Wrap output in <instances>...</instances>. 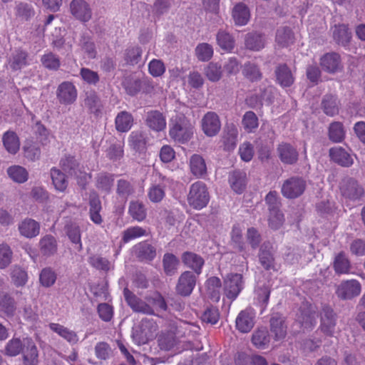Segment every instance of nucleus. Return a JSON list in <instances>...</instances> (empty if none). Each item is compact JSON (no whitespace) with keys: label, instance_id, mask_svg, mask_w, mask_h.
<instances>
[{"label":"nucleus","instance_id":"17","mask_svg":"<svg viewBox=\"0 0 365 365\" xmlns=\"http://www.w3.org/2000/svg\"><path fill=\"white\" fill-rule=\"evenodd\" d=\"M24 365H35L38 362V350L34 341L30 338L24 339L22 350Z\"/></svg>","mask_w":365,"mask_h":365},{"label":"nucleus","instance_id":"50","mask_svg":"<svg viewBox=\"0 0 365 365\" xmlns=\"http://www.w3.org/2000/svg\"><path fill=\"white\" fill-rule=\"evenodd\" d=\"M242 123L245 130L251 133L258 127V118L252 111L246 112L242 118Z\"/></svg>","mask_w":365,"mask_h":365},{"label":"nucleus","instance_id":"4","mask_svg":"<svg viewBox=\"0 0 365 365\" xmlns=\"http://www.w3.org/2000/svg\"><path fill=\"white\" fill-rule=\"evenodd\" d=\"M224 293L230 300H235L243 289L242 276L240 274H230L224 279Z\"/></svg>","mask_w":365,"mask_h":365},{"label":"nucleus","instance_id":"28","mask_svg":"<svg viewBox=\"0 0 365 365\" xmlns=\"http://www.w3.org/2000/svg\"><path fill=\"white\" fill-rule=\"evenodd\" d=\"M281 160L284 163L293 164L298 159V153L295 148L288 143H282L278 148Z\"/></svg>","mask_w":365,"mask_h":365},{"label":"nucleus","instance_id":"30","mask_svg":"<svg viewBox=\"0 0 365 365\" xmlns=\"http://www.w3.org/2000/svg\"><path fill=\"white\" fill-rule=\"evenodd\" d=\"M270 341L271 337L267 329H259L252 334V342L257 349H267Z\"/></svg>","mask_w":365,"mask_h":365},{"label":"nucleus","instance_id":"47","mask_svg":"<svg viewBox=\"0 0 365 365\" xmlns=\"http://www.w3.org/2000/svg\"><path fill=\"white\" fill-rule=\"evenodd\" d=\"M284 222V216L279 209L269 210V227L274 230L279 229Z\"/></svg>","mask_w":365,"mask_h":365},{"label":"nucleus","instance_id":"37","mask_svg":"<svg viewBox=\"0 0 365 365\" xmlns=\"http://www.w3.org/2000/svg\"><path fill=\"white\" fill-rule=\"evenodd\" d=\"M129 144L136 151H141L145 148L147 143L146 133L141 130L133 131L129 135Z\"/></svg>","mask_w":365,"mask_h":365},{"label":"nucleus","instance_id":"64","mask_svg":"<svg viewBox=\"0 0 365 365\" xmlns=\"http://www.w3.org/2000/svg\"><path fill=\"white\" fill-rule=\"evenodd\" d=\"M60 165L62 170L68 175H76V168L78 163L73 157L65 156L61 160Z\"/></svg>","mask_w":365,"mask_h":365},{"label":"nucleus","instance_id":"1","mask_svg":"<svg viewBox=\"0 0 365 365\" xmlns=\"http://www.w3.org/2000/svg\"><path fill=\"white\" fill-rule=\"evenodd\" d=\"M194 125L183 115H177L172 120L170 136L178 143H184L190 140L193 135Z\"/></svg>","mask_w":365,"mask_h":365},{"label":"nucleus","instance_id":"33","mask_svg":"<svg viewBox=\"0 0 365 365\" xmlns=\"http://www.w3.org/2000/svg\"><path fill=\"white\" fill-rule=\"evenodd\" d=\"M182 259L185 264L195 270L197 274L201 272L204 260L200 256L193 252H187L182 255Z\"/></svg>","mask_w":365,"mask_h":365},{"label":"nucleus","instance_id":"22","mask_svg":"<svg viewBox=\"0 0 365 365\" xmlns=\"http://www.w3.org/2000/svg\"><path fill=\"white\" fill-rule=\"evenodd\" d=\"M136 257L141 261H151L156 256V250L147 242H142L133 247Z\"/></svg>","mask_w":365,"mask_h":365},{"label":"nucleus","instance_id":"38","mask_svg":"<svg viewBox=\"0 0 365 365\" xmlns=\"http://www.w3.org/2000/svg\"><path fill=\"white\" fill-rule=\"evenodd\" d=\"M207 294L213 302L220 299L221 281L218 277H212L206 282Z\"/></svg>","mask_w":365,"mask_h":365},{"label":"nucleus","instance_id":"55","mask_svg":"<svg viewBox=\"0 0 365 365\" xmlns=\"http://www.w3.org/2000/svg\"><path fill=\"white\" fill-rule=\"evenodd\" d=\"M205 74L210 81H218L222 77L221 65L213 62L210 63L205 69Z\"/></svg>","mask_w":365,"mask_h":365},{"label":"nucleus","instance_id":"63","mask_svg":"<svg viewBox=\"0 0 365 365\" xmlns=\"http://www.w3.org/2000/svg\"><path fill=\"white\" fill-rule=\"evenodd\" d=\"M80 76L82 80L89 85H96L100 80L98 73L88 68H82Z\"/></svg>","mask_w":365,"mask_h":365},{"label":"nucleus","instance_id":"3","mask_svg":"<svg viewBox=\"0 0 365 365\" xmlns=\"http://www.w3.org/2000/svg\"><path fill=\"white\" fill-rule=\"evenodd\" d=\"M319 329L327 336L334 337L338 333L336 327V316L333 309L325 306L320 313Z\"/></svg>","mask_w":365,"mask_h":365},{"label":"nucleus","instance_id":"29","mask_svg":"<svg viewBox=\"0 0 365 365\" xmlns=\"http://www.w3.org/2000/svg\"><path fill=\"white\" fill-rule=\"evenodd\" d=\"M229 182L236 193H242L246 187V174L242 171H234L230 174Z\"/></svg>","mask_w":365,"mask_h":365},{"label":"nucleus","instance_id":"53","mask_svg":"<svg viewBox=\"0 0 365 365\" xmlns=\"http://www.w3.org/2000/svg\"><path fill=\"white\" fill-rule=\"evenodd\" d=\"M56 280V274L51 268H44L39 274L40 284L44 287H51Z\"/></svg>","mask_w":365,"mask_h":365},{"label":"nucleus","instance_id":"46","mask_svg":"<svg viewBox=\"0 0 365 365\" xmlns=\"http://www.w3.org/2000/svg\"><path fill=\"white\" fill-rule=\"evenodd\" d=\"M24 346V339L21 341L18 338H13L8 341L5 346V354L10 356H16L20 353Z\"/></svg>","mask_w":365,"mask_h":365},{"label":"nucleus","instance_id":"52","mask_svg":"<svg viewBox=\"0 0 365 365\" xmlns=\"http://www.w3.org/2000/svg\"><path fill=\"white\" fill-rule=\"evenodd\" d=\"M24 156L31 161H36L40 158L41 150L39 147L31 141H27L23 148Z\"/></svg>","mask_w":365,"mask_h":365},{"label":"nucleus","instance_id":"21","mask_svg":"<svg viewBox=\"0 0 365 365\" xmlns=\"http://www.w3.org/2000/svg\"><path fill=\"white\" fill-rule=\"evenodd\" d=\"M19 231L22 236L33 238L39 234L40 225L33 219L26 218L19 223Z\"/></svg>","mask_w":365,"mask_h":365},{"label":"nucleus","instance_id":"32","mask_svg":"<svg viewBox=\"0 0 365 365\" xmlns=\"http://www.w3.org/2000/svg\"><path fill=\"white\" fill-rule=\"evenodd\" d=\"M275 41L280 47L289 46L294 43V34L287 26L280 27L277 31Z\"/></svg>","mask_w":365,"mask_h":365},{"label":"nucleus","instance_id":"6","mask_svg":"<svg viewBox=\"0 0 365 365\" xmlns=\"http://www.w3.org/2000/svg\"><path fill=\"white\" fill-rule=\"evenodd\" d=\"M339 187L343 196L350 200H358L364 193V190L358 182L348 176L341 180Z\"/></svg>","mask_w":365,"mask_h":365},{"label":"nucleus","instance_id":"5","mask_svg":"<svg viewBox=\"0 0 365 365\" xmlns=\"http://www.w3.org/2000/svg\"><path fill=\"white\" fill-rule=\"evenodd\" d=\"M305 181L299 178H291L287 180L282 186V194L284 197L294 199L300 196L304 191Z\"/></svg>","mask_w":365,"mask_h":365},{"label":"nucleus","instance_id":"61","mask_svg":"<svg viewBox=\"0 0 365 365\" xmlns=\"http://www.w3.org/2000/svg\"><path fill=\"white\" fill-rule=\"evenodd\" d=\"M243 75L252 81L259 80L262 74L256 65L252 63H247L242 69Z\"/></svg>","mask_w":365,"mask_h":365},{"label":"nucleus","instance_id":"54","mask_svg":"<svg viewBox=\"0 0 365 365\" xmlns=\"http://www.w3.org/2000/svg\"><path fill=\"white\" fill-rule=\"evenodd\" d=\"M195 54L200 61H207L213 55V48L210 44L202 43L197 46Z\"/></svg>","mask_w":365,"mask_h":365},{"label":"nucleus","instance_id":"40","mask_svg":"<svg viewBox=\"0 0 365 365\" xmlns=\"http://www.w3.org/2000/svg\"><path fill=\"white\" fill-rule=\"evenodd\" d=\"M50 174L55 189L59 192H64L68 186L65 175L56 168H52Z\"/></svg>","mask_w":365,"mask_h":365},{"label":"nucleus","instance_id":"41","mask_svg":"<svg viewBox=\"0 0 365 365\" xmlns=\"http://www.w3.org/2000/svg\"><path fill=\"white\" fill-rule=\"evenodd\" d=\"M238 130L235 125H232L227 128L225 134L223 136V143L225 150H230L235 148Z\"/></svg>","mask_w":365,"mask_h":365},{"label":"nucleus","instance_id":"57","mask_svg":"<svg viewBox=\"0 0 365 365\" xmlns=\"http://www.w3.org/2000/svg\"><path fill=\"white\" fill-rule=\"evenodd\" d=\"M267 247L265 243L261 247L259 258L262 267L266 269H270L273 267L274 258L271 252L266 250Z\"/></svg>","mask_w":365,"mask_h":365},{"label":"nucleus","instance_id":"44","mask_svg":"<svg viewBox=\"0 0 365 365\" xmlns=\"http://www.w3.org/2000/svg\"><path fill=\"white\" fill-rule=\"evenodd\" d=\"M329 138L334 143H340L345 138V130L340 122H334L329 127Z\"/></svg>","mask_w":365,"mask_h":365},{"label":"nucleus","instance_id":"11","mask_svg":"<svg viewBox=\"0 0 365 365\" xmlns=\"http://www.w3.org/2000/svg\"><path fill=\"white\" fill-rule=\"evenodd\" d=\"M56 95L61 103L71 104L76 100L77 90L72 83L65 81L58 86Z\"/></svg>","mask_w":365,"mask_h":365},{"label":"nucleus","instance_id":"23","mask_svg":"<svg viewBox=\"0 0 365 365\" xmlns=\"http://www.w3.org/2000/svg\"><path fill=\"white\" fill-rule=\"evenodd\" d=\"M232 16L236 25L245 26L250 21V11L245 4L238 3L232 9Z\"/></svg>","mask_w":365,"mask_h":365},{"label":"nucleus","instance_id":"60","mask_svg":"<svg viewBox=\"0 0 365 365\" xmlns=\"http://www.w3.org/2000/svg\"><path fill=\"white\" fill-rule=\"evenodd\" d=\"M66 234L70 240L73 243L78 245V250H81L82 247V244L81 239L80 228L78 225L74 223L68 225L66 226Z\"/></svg>","mask_w":365,"mask_h":365},{"label":"nucleus","instance_id":"35","mask_svg":"<svg viewBox=\"0 0 365 365\" xmlns=\"http://www.w3.org/2000/svg\"><path fill=\"white\" fill-rule=\"evenodd\" d=\"M9 177L16 183H24L29 179L27 170L21 165H11L6 170Z\"/></svg>","mask_w":365,"mask_h":365},{"label":"nucleus","instance_id":"7","mask_svg":"<svg viewBox=\"0 0 365 365\" xmlns=\"http://www.w3.org/2000/svg\"><path fill=\"white\" fill-rule=\"evenodd\" d=\"M201 127L207 136H215L221 128V122L218 115L212 111L205 113L201 120Z\"/></svg>","mask_w":365,"mask_h":365},{"label":"nucleus","instance_id":"36","mask_svg":"<svg viewBox=\"0 0 365 365\" xmlns=\"http://www.w3.org/2000/svg\"><path fill=\"white\" fill-rule=\"evenodd\" d=\"M39 247L43 255L51 256L57 251V242L54 237L47 235L39 241Z\"/></svg>","mask_w":365,"mask_h":365},{"label":"nucleus","instance_id":"20","mask_svg":"<svg viewBox=\"0 0 365 365\" xmlns=\"http://www.w3.org/2000/svg\"><path fill=\"white\" fill-rule=\"evenodd\" d=\"M49 328L71 345L77 344L79 341L77 333L63 325L51 323Z\"/></svg>","mask_w":365,"mask_h":365},{"label":"nucleus","instance_id":"56","mask_svg":"<svg viewBox=\"0 0 365 365\" xmlns=\"http://www.w3.org/2000/svg\"><path fill=\"white\" fill-rule=\"evenodd\" d=\"M11 277L12 282L16 287L24 286L28 281L26 272L19 267H14L12 269Z\"/></svg>","mask_w":365,"mask_h":365},{"label":"nucleus","instance_id":"43","mask_svg":"<svg viewBox=\"0 0 365 365\" xmlns=\"http://www.w3.org/2000/svg\"><path fill=\"white\" fill-rule=\"evenodd\" d=\"M217 42L219 46L227 52H230L235 47L234 38L225 31L220 30L217 32Z\"/></svg>","mask_w":365,"mask_h":365},{"label":"nucleus","instance_id":"13","mask_svg":"<svg viewBox=\"0 0 365 365\" xmlns=\"http://www.w3.org/2000/svg\"><path fill=\"white\" fill-rule=\"evenodd\" d=\"M297 320L304 329H312L316 324V312L314 307L307 303L304 304Z\"/></svg>","mask_w":365,"mask_h":365},{"label":"nucleus","instance_id":"49","mask_svg":"<svg viewBox=\"0 0 365 365\" xmlns=\"http://www.w3.org/2000/svg\"><path fill=\"white\" fill-rule=\"evenodd\" d=\"M334 268L338 274H348L350 270V262L344 253H339L335 257Z\"/></svg>","mask_w":365,"mask_h":365},{"label":"nucleus","instance_id":"45","mask_svg":"<svg viewBox=\"0 0 365 365\" xmlns=\"http://www.w3.org/2000/svg\"><path fill=\"white\" fill-rule=\"evenodd\" d=\"M145 235H147L145 229L139 226L130 227L123 231L122 241L124 243H128L131 240Z\"/></svg>","mask_w":365,"mask_h":365},{"label":"nucleus","instance_id":"27","mask_svg":"<svg viewBox=\"0 0 365 365\" xmlns=\"http://www.w3.org/2000/svg\"><path fill=\"white\" fill-rule=\"evenodd\" d=\"M133 124V117L127 111H121L115 117V125L118 132H128L132 128Z\"/></svg>","mask_w":365,"mask_h":365},{"label":"nucleus","instance_id":"34","mask_svg":"<svg viewBox=\"0 0 365 365\" xmlns=\"http://www.w3.org/2000/svg\"><path fill=\"white\" fill-rule=\"evenodd\" d=\"M277 81L282 87H289L294 82V77L290 69L286 65L279 66L276 71Z\"/></svg>","mask_w":365,"mask_h":365},{"label":"nucleus","instance_id":"2","mask_svg":"<svg viewBox=\"0 0 365 365\" xmlns=\"http://www.w3.org/2000/svg\"><path fill=\"white\" fill-rule=\"evenodd\" d=\"M190 207L197 210L205 207L210 201V195L206 185L201 181L190 185L187 198Z\"/></svg>","mask_w":365,"mask_h":365},{"label":"nucleus","instance_id":"12","mask_svg":"<svg viewBox=\"0 0 365 365\" xmlns=\"http://www.w3.org/2000/svg\"><path fill=\"white\" fill-rule=\"evenodd\" d=\"M196 284V276L191 272L185 271L179 277L176 286L177 292L182 296H189Z\"/></svg>","mask_w":365,"mask_h":365},{"label":"nucleus","instance_id":"48","mask_svg":"<svg viewBox=\"0 0 365 365\" xmlns=\"http://www.w3.org/2000/svg\"><path fill=\"white\" fill-rule=\"evenodd\" d=\"M324 112L330 116H334L339 112L338 102L334 96H326L322 101Z\"/></svg>","mask_w":365,"mask_h":365},{"label":"nucleus","instance_id":"24","mask_svg":"<svg viewBox=\"0 0 365 365\" xmlns=\"http://www.w3.org/2000/svg\"><path fill=\"white\" fill-rule=\"evenodd\" d=\"M2 143L6 150L10 154L14 155L19 150V138L14 131L8 130L5 132L2 136Z\"/></svg>","mask_w":365,"mask_h":365},{"label":"nucleus","instance_id":"42","mask_svg":"<svg viewBox=\"0 0 365 365\" xmlns=\"http://www.w3.org/2000/svg\"><path fill=\"white\" fill-rule=\"evenodd\" d=\"M333 36L337 43L345 46L350 41L351 33L347 26L341 24L334 26Z\"/></svg>","mask_w":365,"mask_h":365},{"label":"nucleus","instance_id":"25","mask_svg":"<svg viewBox=\"0 0 365 365\" xmlns=\"http://www.w3.org/2000/svg\"><path fill=\"white\" fill-rule=\"evenodd\" d=\"M189 165L191 173L196 178H202L206 174V163L200 155H192L190 158Z\"/></svg>","mask_w":365,"mask_h":365},{"label":"nucleus","instance_id":"26","mask_svg":"<svg viewBox=\"0 0 365 365\" xmlns=\"http://www.w3.org/2000/svg\"><path fill=\"white\" fill-rule=\"evenodd\" d=\"M340 57L336 53H329L321 58L320 64L322 68L329 72L334 73L340 68Z\"/></svg>","mask_w":365,"mask_h":365},{"label":"nucleus","instance_id":"8","mask_svg":"<svg viewBox=\"0 0 365 365\" xmlns=\"http://www.w3.org/2000/svg\"><path fill=\"white\" fill-rule=\"evenodd\" d=\"M361 284L356 279L342 282L337 287L336 294L342 299H350L361 292Z\"/></svg>","mask_w":365,"mask_h":365},{"label":"nucleus","instance_id":"9","mask_svg":"<svg viewBox=\"0 0 365 365\" xmlns=\"http://www.w3.org/2000/svg\"><path fill=\"white\" fill-rule=\"evenodd\" d=\"M255 312L253 309L247 308L241 311L236 318V328L242 333L251 331L255 324Z\"/></svg>","mask_w":365,"mask_h":365},{"label":"nucleus","instance_id":"16","mask_svg":"<svg viewBox=\"0 0 365 365\" xmlns=\"http://www.w3.org/2000/svg\"><path fill=\"white\" fill-rule=\"evenodd\" d=\"M123 294L125 301L133 311L148 314L153 313V309L148 304L138 299L128 289L125 288Z\"/></svg>","mask_w":365,"mask_h":365},{"label":"nucleus","instance_id":"18","mask_svg":"<svg viewBox=\"0 0 365 365\" xmlns=\"http://www.w3.org/2000/svg\"><path fill=\"white\" fill-rule=\"evenodd\" d=\"M145 123L150 129L159 132L166 128V120L163 114L158 110H151L147 113Z\"/></svg>","mask_w":365,"mask_h":365},{"label":"nucleus","instance_id":"14","mask_svg":"<svg viewBox=\"0 0 365 365\" xmlns=\"http://www.w3.org/2000/svg\"><path fill=\"white\" fill-rule=\"evenodd\" d=\"M72 15L78 20L87 22L91 18V10L83 0H73L70 4Z\"/></svg>","mask_w":365,"mask_h":365},{"label":"nucleus","instance_id":"39","mask_svg":"<svg viewBox=\"0 0 365 365\" xmlns=\"http://www.w3.org/2000/svg\"><path fill=\"white\" fill-rule=\"evenodd\" d=\"M264 37L257 33H250L245 37L246 47L252 51H259L264 47Z\"/></svg>","mask_w":365,"mask_h":365},{"label":"nucleus","instance_id":"19","mask_svg":"<svg viewBox=\"0 0 365 365\" xmlns=\"http://www.w3.org/2000/svg\"><path fill=\"white\" fill-rule=\"evenodd\" d=\"M329 155L334 162L343 167H350L354 163L352 157L341 147L337 146L331 148Z\"/></svg>","mask_w":365,"mask_h":365},{"label":"nucleus","instance_id":"58","mask_svg":"<svg viewBox=\"0 0 365 365\" xmlns=\"http://www.w3.org/2000/svg\"><path fill=\"white\" fill-rule=\"evenodd\" d=\"M129 213L133 218L138 221L143 220L146 217L144 205L139 202H131L129 206Z\"/></svg>","mask_w":365,"mask_h":365},{"label":"nucleus","instance_id":"15","mask_svg":"<svg viewBox=\"0 0 365 365\" xmlns=\"http://www.w3.org/2000/svg\"><path fill=\"white\" fill-rule=\"evenodd\" d=\"M158 345L161 349L172 351L175 354L181 352L186 348L177 341L173 334H162L158 338Z\"/></svg>","mask_w":365,"mask_h":365},{"label":"nucleus","instance_id":"62","mask_svg":"<svg viewBox=\"0 0 365 365\" xmlns=\"http://www.w3.org/2000/svg\"><path fill=\"white\" fill-rule=\"evenodd\" d=\"M178 260L173 254H165L163 257V267L165 273L172 275L177 269Z\"/></svg>","mask_w":365,"mask_h":365},{"label":"nucleus","instance_id":"10","mask_svg":"<svg viewBox=\"0 0 365 365\" xmlns=\"http://www.w3.org/2000/svg\"><path fill=\"white\" fill-rule=\"evenodd\" d=\"M156 330L157 326L155 323L147 320L142 321L140 331L135 329L133 333V337L138 344H145L154 337Z\"/></svg>","mask_w":365,"mask_h":365},{"label":"nucleus","instance_id":"31","mask_svg":"<svg viewBox=\"0 0 365 365\" xmlns=\"http://www.w3.org/2000/svg\"><path fill=\"white\" fill-rule=\"evenodd\" d=\"M271 331L276 341L283 339L287 334V326L281 317H273L270 319Z\"/></svg>","mask_w":365,"mask_h":365},{"label":"nucleus","instance_id":"59","mask_svg":"<svg viewBox=\"0 0 365 365\" xmlns=\"http://www.w3.org/2000/svg\"><path fill=\"white\" fill-rule=\"evenodd\" d=\"M142 50L139 46H132L125 50V61L130 65L138 63L141 58Z\"/></svg>","mask_w":365,"mask_h":365},{"label":"nucleus","instance_id":"51","mask_svg":"<svg viewBox=\"0 0 365 365\" xmlns=\"http://www.w3.org/2000/svg\"><path fill=\"white\" fill-rule=\"evenodd\" d=\"M101 210V205L98 197H92L90 200V217L91 220L96 224H101L102 222V217L100 215Z\"/></svg>","mask_w":365,"mask_h":365}]
</instances>
